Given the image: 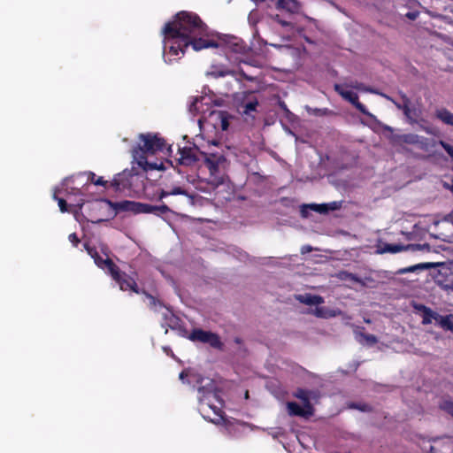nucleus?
<instances>
[{"label":"nucleus","mask_w":453,"mask_h":453,"mask_svg":"<svg viewBox=\"0 0 453 453\" xmlns=\"http://www.w3.org/2000/svg\"><path fill=\"white\" fill-rule=\"evenodd\" d=\"M163 34L165 38H180L182 45H191L196 51L218 47L216 42L204 39L208 35V27L192 12L180 11L176 13L173 20L165 25Z\"/></svg>","instance_id":"nucleus-1"},{"label":"nucleus","mask_w":453,"mask_h":453,"mask_svg":"<svg viewBox=\"0 0 453 453\" xmlns=\"http://www.w3.org/2000/svg\"><path fill=\"white\" fill-rule=\"evenodd\" d=\"M139 150L142 154L155 155L157 152H164L165 150L171 151V146L166 147V142L157 134L147 133L139 135Z\"/></svg>","instance_id":"nucleus-2"},{"label":"nucleus","mask_w":453,"mask_h":453,"mask_svg":"<svg viewBox=\"0 0 453 453\" xmlns=\"http://www.w3.org/2000/svg\"><path fill=\"white\" fill-rule=\"evenodd\" d=\"M188 339L193 342L207 343L211 348L223 350L224 343L218 334L211 331H205L201 328H194L188 334Z\"/></svg>","instance_id":"nucleus-3"},{"label":"nucleus","mask_w":453,"mask_h":453,"mask_svg":"<svg viewBox=\"0 0 453 453\" xmlns=\"http://www.w3.org/2000/svg\"><path fill=\"white\" fill-rule=\"evenodd\" d=\"M234 102L238 110L245 115L250 114L257 111L258 106V99L253 91H243L234 95Z\"/></svg>","instance_id":"nucleus-4"},{"label":"nucleus","mask_w":453,"mask_h":453,"mask_svg":"<svg viewBox=\"0 0 453 453\" xmlns=\"http://www.w3.org/2000/svg\"><path fill=\"white\" fill-rule=\"evenodd\" d=\"M189 45H182L180 38H165V54L167 58L165 60L168 63L173 62L179 58V54L184 55L185 50Z\"/></svg>","instance_id":"nucleus-5"},{"label":"nucleus","mask_w":453,"mask_h":453,"mask_svg":"<svg viewBox=\"0 0 453 453\" xmlns=\"http://www.w3.org/2000/svg\"><path fill=\"white\" fill-rule=\"evenodd\" d=\"M116 272L109 273L112 279L119 285V288L123 291L131 290L135 294H141L142 289L138 288V285L135 280L127 275L126 273H123L119 270V266L116 265Z\"/></svg>","instance_id":"nucleus-6"},{"label":"nucleus","mask_w":453,"mask_h":453,"mask_svg":"<svg viewBox=\"0 0 453 453\" xmlns=\"http://www.w3.org/2000/svg\"><path fill=\"white\" fill-rule=\"evenodd\" d=\"M334 91L339 94L344 100L349 102L357 110L366 116H372L367 111L365 105L359 102L358 95L353 91L345 89L342 84H334Z\"/></svg>","instance_id":"nucleus-7"},{"label":"nucleus","mask_w":453,"mask_h":453,"mask_svg":"<svg viewBox=\"0 0 453 453\" xmlns=\"http://www.w3.org/2000/svg\"><path fill=\"white\" fill-rule=\"evenodd\" d=\"M84 247L88 252V254L94 259L95 264L101 269H107L109 273L116 272V264L109 257L104 259L98 254L96 249L95 247L89 246L88 243L84 244Z\"/></svg>","instance_id":"nucleus-8"},{"label":"nucleus","mask_w":453,"mask_h":453,"mask_svg":"<svg viewBox=\"0 0 453 453\" xmlns=\"http://www.w3.org/2000/svg\"><path fill=\"white\" fill-rule=\"evenodd\" d=\"M435 281L442 288L453 290V266H441L435 276Z\"/></svg>","instance_id":"nucleus-9"},{"label":"nucleus","mask_w":453,"mask_h":453,"mask_svg":"<svg viewBox=\"0 0 453 453\" xmlns=\"http://www.w3.org/2000/svg\"><path fill=\"white\" fill-rule=\"evenodd\" d=\"M201 155L203 157L204 165L209 169L211 174L214 175L219 173V165L225 161L224 157L219 154L205 152H201Z\"/></svg>","instance_id":"nucleus-10"},{"label":"nucleus","mask_w":453,"mask_h":453,"mask_svg":"<svg viewBox=\"0 0 453 453\" xmlns=\"http://www.w3.org/2000/svg\"><path fill=\"white\" fill-rule=\"evenodd\" d=\"M180 157H178V163L182 165L189 166L193 165L196 161L199 160L194 152V149L189 147L179 148L178 150Z\"/></svg>","instance_id":"nucleus-11"},{"label":"nucleus","mask_w":453,"mask_h":453,"mask_svg":"<svg viewBox=\"0 0 453 453\" xmlns=\"http://www.w3.org/2000/svg\"><path fill=\"white\" fill-rule=\"evenodd\" d=\"M415 309L421 312L423 325L431 324L433 320L437 323L438 317L440 316L438 312L434 311L431 308L424 304H417L415 305Z\"/></svg>","instance_id":"nucleus-12"},{"label":"nucleus","mask_w":453,"mask_h":453,"mask_svg":"<svg viewBox=\"0 0 453 453\" xmlns=\"http://www.w3.org/2000/svg\"><path fill=\"white\" fill-rule=\"evenodd\" d=\"M288 412L290 416L296 417H310L313 414L314 410L306 409L304 406L301 407L296 402H288L287 403Z\"/></svg>","instance_id":"nucleus-13"},{"label":"nucleus","mask_w":453,"mask_h":453,"mask_svg":"<svg viewBox=\"0 0 453 453\" xmlns=\"http://www.w3.org/2000/svg\"><path fill=\"white\" fill-rule=\"evenodd\" d=\"M129 173L123 172L120 173H118L114 176L113 180L111 182V185L116 189V190H121L127 188L131 183L128 180Z\"/></svg>","instance_id":"nucleus-14"},{"label":"nucleus","mask_w":453,"mask_h":453,"mask_svg":"<svg viewBox=\"0 0 453 453\" xmlns=\"http://www.w3.org/2000/svg\"><path fill=\"white\" fill-rule=\"evenodd\" d=\"M296 299L306 305H319L324 303V298L319 295L304 294L297 295Z\"/></svg>","instance_id":"nucleus-15"},{"label":"nucleus","mask_w":453,"mask_h":453,"mask_svg":"<svg viewBox=\"0 0 453 453\" xmlns=\"http://www.w3.org/2000/svg\"><path fill=\"white\" fill-rule=\"evenodd\" d=\"M277 8L290 13H297L300 11L301 4L297 0H278Z\"/></svg>","instance_id":"nucleus-16"},{"label":"nucleus","mask_w":453,"mask_h":453,"mask_svg":"<svg viewBox=\"0 0 453 453\" xmlns=\"http://www.w3.org/2000/svg\"><path fill=\"white\" fill-rule=\"evenodd\" d=\"M435 265L433 263H419L414 265H411L408 267L400 268L397 270L396 274H405L409 273H419L420 271H424L426 269H429L434 267Z\"/></svg>","instance_id":"nucleus-17"},{"label":"nucleus","mask_w":453,"mask_h":453,"mask_svg":"<svg viewBox=\"0 0 453 453\" xmlns=\"http://www.w3.org/2000/svg\"><path fill=\"white\" fill-rule=\"evenodd\" d=\"M139 203L140 202L125 200L117 203L115 207L122 211H131L134 214H139Z\"/></svg>","instance_id":"nucleus-18"},{"label":"nucleus","mask_w":453,"mask_h":453,"mask_svg":"<svg viewBox=\"0 0 453 453\" xmlns=\"http://www.w3.org/2000/svg\"><path fill=\"white\" fill-rule=\"evenodd\" d=\"M210 117L219 120V127L222 130H226L229 127L228 115L226 111H211Z\"/></svg>","instance_id":"nucleus-19"},{"label":"nucleus","mask_w":453,"mask_h":453,"mask_svg":"<svg viewBox=\"0 0 453 453\" xmlns=\"http://www.w3.org/2000/svg\"><path fill=\"white\" fill-rule=\"evenodd\" d=\"M306 207L310 208L311 210H312L316 212L321 213V214L327 213L328 211H334L338 208L335 202L331 203H320V204L311 203V204L306 205Z\"/></svg>","instance_id":"nucleus-20"},{"label":"nucleus","mask_w":453,"mask_h":453,"mask_svg":"<svg viewBox=\"0 0 453 453\" xmlns=\"http://www.w3.org/2000/svg\"><path fill=\"white\" fill-rule=\"evenodd\" d=\"M437 142L434 139H429L424 136H418V142H417V146L418 149L425 152H431L433 149L436 146Z\"/></svg>","instance_id":"nucleus-21"},{"label":"nucleus","mask_w":453,"mask_h":453,"mask_svg":"<svg viewBox=\"0 0 453 453\" xmlns=\"http://www.w3.org/2000/svg\"><path fill=\"white\" fill-rule=\"evenodd\" d=\"M294 396L300 399L306 409L314 410L310 401V392L308 390L303 388H297L294 393Z\"/></svg>","instance_id":"nucleus-22"},{"label":"nucleus","mask_w":453,"mask_h":453,"mask_svg":"<svg viewBox=\"0 0 453 453\" xmlns=\"http://www.w3.org/2000/svg\"><path fill=\"white\" fill-rule=\"evenodd\" d=\"M436 324L445 331L453 332V314H440Z\"/></svg>","instance_id":"nucleus-23"},{"label":"nucleus","mask_w":453,"mask_h":453,"mask_svg":"<svg viewBox=\"0 0 453 453\" xmlns=\"http://www.w3.org/2000/svg\"><path fill=\"white\" fill-rule=\"evenodd\" d=\"M435 116L443 123L449 126H453V113L450 112L449 110L445 108L439 109L436 111Z\"/></svg>","instance_id":"nucleus-24"},{"label":"nucleus","mask_w":453,"mask_h":453,"mask_svg":"<svg viewBox=\"0 0 453 453\" xmlns=\"http://www.w3.org/2000/svg\"><path fill=\"white\" fill-rule=\"evenodd\" d=\"M402 99H403L402 104H397L395 102H394V103L398 109H400L403 111V114L405 115V117L408 119H410L411 122H413L414 120L411 119V110L410 108L411 100L405 95H403Z\"/></svg>","instance_id":"nucleus-25"},{"label":"nucleus","mask_w":453,"mask_h":453,"mask_svg":"<svg viewBox=\"0 0 453 453\" xmlns=\"http://www.w3.org/2000/svg\"><path fill=\"white\" fill-rule=\"evenodd\" d=\"M171 195L188 196L186 189L182 188L181 187H175L171 191L161 190V192L158 195V200H162L163 198Z\"/></svg>","instance_id":"nucleus-26"},{"label":"nucleus","mask_w":453,"mask_h":453,"mask_svg":"<svg viewBox=\"0 0 453 453\" xmlns=\"http://www.w3.org/2000/svg\"><path fill=\"white\" fill-rule=\"evenodd\" d=\"M405 248L400 244H389L384 243L382 247H380V253H397L403 250Z\"/></svg>","instance_id":"nucleus-27"},{"label":"nucleus","mask_w":453,"mask_h":453,"mask_svg":"<svg viewBox=\"0 0 453 453\" xmlns=\"http://www.w3.org/2000/svg\"><path fill=\"white\" fill-rule=\"evenodd\" d=\"M207 98L205 96H196L193 99V101L191 102L190 105H189V111L194 114V115H196L198 114L202 110L200 109V106L198 105L199 104H203V102L204 100H206Z\"/></svg>","instance_id":"nucleus-28"},{"label":"nucleus","mask_w":453,"mask_h":453,"mask_svg":"<svg viewBox=\"0 0 453 453\" xmlns=\"http://www.w3.org/2000/svg\"><path fill=\"white\" fill-rule=\"evenodd\" d=\"M141 294H143L149 300V306L150 309L156 310L157 307L163 306V303L154 296L148 293L146 290L142 289Z\"/></svg>","instance_id":"nucleus-29"},{"label":"nucleus","mask_w":453,"mask_h":453,"mask_svg":"<svg viewBox=\"0 0 453 453\" xmlns=\"http://www.w3.org/2000/svg\"><path fill=\"white\" fill-rule=\"evenodd\" d=\"M418 136L416 134H404L399 136V141L406 144L416 145L418 142Z\"/></svg>","instance_id":"nucleus-30"},{"label":"nucleus","mask_w":453,"mask_h":453,"mask_svg":"<svg viewBox=\"0 0 453 453\" xmlns=\"http://www.w3.org/2000/svg\"><path fill=\"white\" fill-rule=\"evenodd\" d=\"M439 408L453 418V401L450 399H443L439 403Z\"/></svg>","instance_id":"nucleus-31"},{"label":"nucleus","mask_w":453,"mask_h":453,"mask_svg":"<svg viewBox=\"0 0 453 453\" xmlns=\"http://www.w3.org/2000/svg\"><path fill=\"white\" fill-rule=\"evenodd\" d=\"M316 306L317 307L315 308V310L312 312L316 317L326 319V318L333 316V314L331 313V311L328 309H326L325 307H319L318 305H316Z\"/></svg>","instance_id":"nucleus-32"},{"label":"nucleus","mask_w":453,"mask_h":453,"mask_svg":"<svg viewBox=\"0 0 453 453\" xmlns=\"http://www.w3.org/2000/svg\"><path fill=\"white\" fill-rule=\"evenodd\" d=\"M229 48L234 53H244L246 51V45L242 41L231 42Z\"/></svg>","instance_id":"nucleus-33"},{"label":"nucleus","mask_w":453,"mask_h":453,"mask_svg":"<svg viewBox=\"0 0 453 453\" xmlns=\"http://www.w3.org/2000/svg\"><path fill=\"white\" fill-rule=\"evenodd\" d=\"M139 213H152L157 214L156 205L140 203H139Z\"/></svg>","instance_id":"nucleus-34"},{"label":"nucleus","mask_w":453,"mask_h":453,"mask_svg":"<svg viewBox=\"0 0 453 453\" xmlns=\"http://www.w3.org/2000/svg\"><path fill=\"white\" fill-rule=\"evenodd\" d=\"M357 334H358V336L363 338L371 346L374 345L378 342L377 337L373 334H365L364 332H359Z\"/></svg>","instance_id":"nucleus-35"},{"label":"nucleus","mask_w":453,"mask_h":453,"mask_svg":"<svg viewBox=\"0 0 453 453\" xmlns=\"http://www.w3.org/2000/svg\"><path fill=\"white\" fill-rule=\"evenodd\" d=\"M231 73H233V72L229 71V70H213V71L208 72L207 75L217 79L219 77H225Z\"/></svg>","instance_id":"nucleus-36"},{"label":"nucleus","mask_w":453,"mask_h":453,"mask_svg":"<svg viewBox=\"0 0 453 453\" xmlns=\"http://www.w3.org/2000/svg\"><path fill=\"white\" fill-rule=\"evenodd\" d=\"M53 199L58 201V203L61 212H66L68 211L66 201L64 198L58 197L57 190H55V192L53 194Z\"/></svg>","instance_id":"nucleus-37"},{"label":"nucleus","mask_w":453,"mask_h":453,"mask_svg":"<svg viewBox=\"0 0 453 453\" xmlns=\"http://www.w3.org/2000/svg\"><path fill=\"white\" fill-rule=\"evenodd\" d=\"M90 181L94 183L96 186H104L105 187L107 184V181L103 179V177L96 178V174L92 172H89V178Z\"/></svg>","instance_id":"nucleus-38"},{"label":"nucleus","mask_w":453,"mask_h":453,"mask_svg":"<svg viewBox=\"0 0 453 453\" xmlns=\"http://www.w3.org/2000/svg\"><path fill=\"white\" fill-rule=\"evenodd\" d=\"M437 143H439L449 155V157L453 158V146H451L450 144L442 140L439 141Z\"/></svg>","instance_id":"nucleus-39"},{"label":"nucleus","mask_w":453,"mask_h":453,"mask_svg":"<svg viewBox=\"0 0 453 453\" xmlns=\"http://www.w3.org/2000/svg\"><path fill=\"white\" fill-rule=\"evenodd\" d=\"M339 275H340V278L342 280H353V281H357L358 280L357 277L355 274L351 273L341 272Z\"/></svg>","instance_id":"nucleus-40"},{"label":"nucleus","mask_w":453,"mask_h":453,"mask_svg":"<svg viewBox=\"0 0 453 453\" xmlns=\"http://www.w3.org/2000/svg\"><path fill=\"white\" fill-rule=\"evenodd\" d=\"M207 405H208V407H209L210 409H211V410L213 411L214 414H215L217 417H219V418H222V417H223V416H222V415H223V411H222V410H221V406H220V407H218V406H215V405H213V404H211V403H207Z\"/></svg>","instance_id":"nucleus-41"},{"label":"nucleus","mask_w":453,"mask_h":453,"mask_svg":"<svg viewBox=\"0 0 453 453\" xmlns=\"http://www.w3.org/2000/svg\"><path fill=\"white\" fill-rule=\"evenodd\" d=\"M157 209V214L156 215H161L165 214L170 211L169 207L166 204H161V205H156Z\"/></svg>","instance_id":"nucleus-42"},{"label":"nucleus","mask_w":453,"mask_h":453,"mask_svg":"<svg viewBox=\"0 0 453 453\" xmlns=\"http://www.w3.org/2000/svg\"><path fill=\"white\" fill-rule=\"evenodd\" d=\"M68 240L74 247H77L81 242L76 233L70 234L68 236Z\"/></svg>","instance_id":"nucleus-43"},{"label":"nucleus","mask_w":453,"mask_h":453,"mask_svg":"<svg viewBox=\"0 0 453 453\" xmlns=\"http://www.w3.org/2000/svg\"><path fill=\"white\" fill-rule=\"evenodd\" d=\"M361 85L362 84L357 81H351L349 83L344 84L343 86H344V88H351L360 89Z\"/></svg>","instance_id":"nucleus-44"},{"label":"nucleus","mask_w":453,"mask_h":453,"mask_svg":"<svg viewBox=\"0 0 453 453\" xmlns=\"http://www.w3.org/2000/svg\"><path fill=\"white\" fill-rule=\"evenodd\" d=\"M353 406L362 411H369L371 410V407L368 404H354Z\"/></svg>","instance_id":"nucleus-45"},{"label":"nucleus","mask_w":453,"mask_h":453,"mask_svg":"<svg viewBox=\"0 0 453 453\" xmlns=\"http://www.w3.org/2000/svg\"><path fill=\"white\" fill-rule=\"evenodd\" d=\"M406 17H407L408 19H410L414 20V19H417V17H418V13H417V12H408V13L406 14Z\"/></svg>","instance_id":"nucleus-46"},{"label":"nucleus","mask_w":453,"mask_h":453,"mask_svg":"<svg viewBox=\"0 0 453 453\" xmlns=\"http://www.w3.org/2000/svg\"><path fill=\"white\" fill-rule=\"evenodd\" d=\"M211 395H212L213 398H215L216 400H218V401L220 403V405L222 406V403H223V402H222V400H220V399H219V397L218 394H217V393H215V392H212V393H211Z\"/></svg>","instance_id":"nucleus-47"},{"label":"nucleus","mask_w":453,"mask_h":453,"mask_svg":"<svg viewBox=\"0 0 453 453\" xmlns=\"http://www.w3.org/2000/svg\"><path fill=\"white\" fill-rule=\"evenodd\" d=\"M282 27H288L290 25L289 22L286 21V20H279L278 21Z\"/></svg>","instance_id":"nucleus-48"},{"label":"nucleus","mask_w":453,"mask_h":453,"mask_svg":"<svg viewBox=\"0 0 453 453\" xmlns=\"http://www.w3.org/2000/svg\"><path fill=\"white\" fill-rule=\"evenodd\" d=\"M311 248L309 247V246H306V247L303 248L302 252L305 253V252H308V251H311Z\"/></svg>","instance_id":"nucleus-49"},{"label":"nucleus","mask_w":453,"mask_h":453,"mask_svg":"<svg viewBox=\"0 0 453 453\" xmlns=\"http://www.w3.org/2000/svg\"><path fill=\"white\" fill-rule=\"evenodd\" d=\"M242 75L246 80H248V81H252V80H253L252 78H250V77L247 76L243 72H242Z\"/></svg>","instance_id":"nucleus-50"},{"label":"nucleus","mask_w":453,"mask_h":453,"mask_svg":"<svg viewBox=\"0 0 453 453\" xmlns=\"http://www.w3.org/2000/svg\"><path fill=\"white\" fill-rule=\"evenodd\" d=\"M185 375H186V374H185V372H181L180 373V379H183Z\"/></svg>","instance_id":"nucleus-51"},{"label":"nucleus","mask_w":453,"mask_h":453,"mask_svg":"<svg viewBox=\"0 0 453 453\" xmlns=\"http://www.w3.org/2000/svg\"><path fill=\"white\" fill-rule=\"evenodd\" d=\"M234 342H235L236 343H240V342H241V339H240V338H235V339H234Z\"/></svg>","instance_id":"nucleus-52"},{"label":"nucleus","mask_w":453,"mask_h":453,"mask_svg":"<svg viewBox=\"0 0 453 453\" xmlns=\"http://www.w3.org/2000/svg\"><path fill=\"white\" fill-rule=\"evenodd\" d=\"M450 190H451V192L453 193V180H452V184H451V186H450Z\"/></svg>","instance_id":"nucleus-53"},{"label":"nucleus","mask_w":453,"mask_h":453,"mask_svg":"<svg viewBox=\"0 0 453 453\" xmlns=\"http://www.w3.org/2000/svg\"><path fill=\"white\" fill-rule=\"evenodd\" d=\"M203 389H204V388H203V387H201V388H199V389H198V390H199V392H202V391H203Z\"/></svg>","instance_id":"nucleus-54"},{"label":"nucleus","mask_w":453,"mask_h":453,"mask_svg":"<svg viewBox=\"0 0 453 453\" xmlns=\"http://www.w3.org/2000/svg\"><path fill=\"white\" fill-rule=\"evenodd\" d=\"M151 168L156 169L157 168V165H151Z\"/></svg>","instance_id":"nucleus-55"},{"label":"nucleus","mask_w":453,"mask_h":453,"mask_svg":"<svg viewBox=\"0 0 453 453\" xmlns=\"http://www.w3.org/2000/svg\"><path fill=\"white\" fill-rule=\"evenodd\" d=\"M215 104H216V105H220V104H219V103H218L217 101H215Z\"/></svg>","instance_id":"nucleus-56"},{"label":"nucleus","mask_w":453,"mask_h":453,"mask_svg":"<svg viewBox=\"0 0 453 453\" xmlns=\"http://www.w3.org/2000/svg\"><path fill=\"white\" fill-rule=\"evenodd\" d=\"M245 396H246V397H248V396H249V393H248V391L246 392Z\"/></svg>","instance_id":"nucleus-57"}]
</instances>
